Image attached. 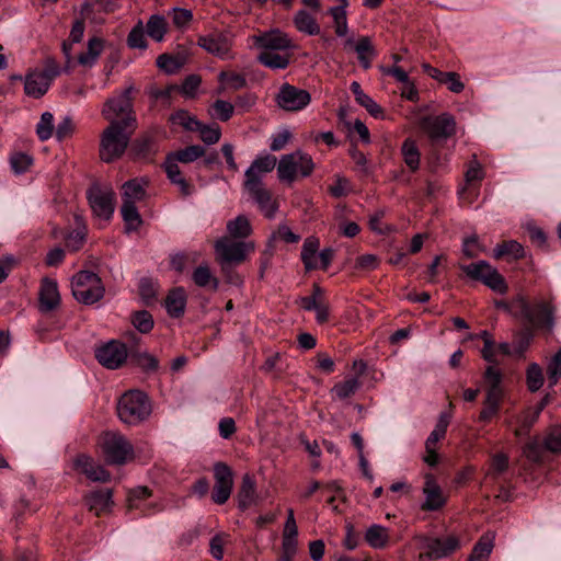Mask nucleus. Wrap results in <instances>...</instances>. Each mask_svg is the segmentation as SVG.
I'll return each mask as SVG.
<instances>
[{
	"label": "nucleus",
	"instance_id": "1",
	"mask_svg": "<svg viewBox=\"0 0 561 561\" xmlns=\"http://www.w3.org/2000/svg\"><path fill=\"white\" fill-rule=\"evenodd\" d=\"M133 90L130 85L104 103L102 115L110 124L100 139L99 152L103 162L111 163L123 157L137 129Z\"/></svg>",
	"mask_w": 561,
	"mask_h": 561
},
{
	"label": "nucleus",
	"instance_id": "2",
	"mask_svg": "<svg viewBox=\"0 0 561 561\" xmlns=\"http://www.w3.org/2000/svg\"><path fill=\"white\" fill-rule=\"evenodd\" d=\"M519 309V320L533 329H542L552 333L556 324V307L550 300L534 299L531 302L523 295L515 296Z\"/></svg>",
	"mask_w": 561,
	"mask_h": 561
},
{
	"label": "nucleus",
	"instance_id": "3",
	"mask_svg": "<svg viewBox=\"0 0 561 561\" xmlns=\"http://www.w3.org/2000/svg\"><path fill=\"white\" fill-rule=\"evenodd\" d=\"M149 397L140 390L125 392L117 403V415L127 425H138L151 414Z\"/></svg>",
	"mask_w": 561,
	"mask_h": 561
},
{
	"label": "nucleus",
	"instance_id": "4",
	"mask_svg": "<svg viewBox=\"0 0 561 561\" xmlns=\"http://www.w3.org/2000/svg\"><path fill=\"white\" fill-rule=\"evenodd\" d=\"M485 398L483 409L480 412L479 420L489 422L497 415L501 403L504 398V391L501 386L502 373L494 366H488L484 373Z\"/></svg>",
	"mask_w": 561,
	"mask_h": 561
},
{
	"label": "nucleus",
	"instance_id": "5",
	"mask_svg": "<svg viewBox=\"0 0 561 561\" xmlns=\"http://www.w3.org/2000/svg\"><path fill=\"white\" fill-rule=\"evenodd\" d=\"M75 299L84 305H92L104 296V287L98 274L90 271L78 272L71 280Z\"/></svg>",
	"mask_w": 561,
	"mask_h": 561
},
{
	"label": "nucleus",
	"instance_id": "6",
	"mask_svg": "<svg viewBox=\"0 0 561 561\" xmlns=\"http://www.w3.org/2000/svg\"><path fill=\"white\" fill-rule=\"evenodd\" d=\"M314 169L311 156L300 150L284 154L277 165L279 181L293 183L297 175L309 176Z\"/></svg>",
	"mask_w": 561,
	"mask_h": 561
},
{
	"label": "nucleus",
	"instance_id": "7",
	"mask_svg": "<svg viewBox=\"0 0 561 561\" xmlns=\"http://www.w3.org/2000/svg\"><path fill=\"white\" fill-rule=\"evenodd\" d=\"M460 268L469 278L481 282L495 293L503 295L508 290L505 278L486 261L461 265Z\"/></svg>",
	"mask_w": 561,
	"mask_h": 561
},
{
	"label": "nucleus",
	"instance_id": "8",
	"mask_svg": "<svg viewBox=\"0 0 561 561\" xmlns=\"http://www.w3.org/2000/svg\"><path fill=\"white\" fill-rule=\"evenodd\" d=\"M101 447L108 465H124L134 457L133 445L118 433H105L102 437Z\"/></svg>",
	"mask_w": 561,
	"mask_h": 561
},
{
	"label": "nucleus",
	"instance_id": "9",
	"mask_svg": "<svg viewBox=\"0 0 561 561\" xmlns=\"http://www.w3.org/2000/svg\"><path fill=\"white\" fill-rule=\"evenodd\" d=\"M417 539L420 541V547L425 550L423 553H420V560L443 559L450 556L460 547L459 538L455 535H449L445 538L421 536Z\"/></svg>",
	"mask_w": 561,
	"mask_h": 561
},
{
	"label": "nucleus",
	"instance_id": "10",
	"mask_svg": "<svg viewBox=\"0 0 561 561\" xmlns=\"http://www.w3.org/2000/svg\"><path fill=\"white\" fill-rule=\"evenodd\" d=\"M215 254L222 268L241 263L245 259V241L230 237L219 238L215 244Z\"/></svg>",
	"mask_w": 561,
	"mask_h": 561
},
{
	"label": "nucleus",
	"instance_id": "11",
	"mask_svg": "<svg viewBox=\"0 0 561 561\" xmlns=\"http://www.w3.org/2000/svg\"><path fill=\"white\" fill-rule=\"evenodd\" d=\"M87 198L96 217L105 221L111 219L115 203V193L111 187L94 184L87 191Z\"/></svg>",
	"mask_w": 561,
	"mask_h": 561
},
{
	"label": "nucleus",
	"instance_id": "12",
	"mask_svg": "<svg viewBox=\"0 0 561 561\" xmlns=\"http://www.w3.org/2000/svg\"><path fill=\"white\" fill-rule=\"evenodd\" d=\"M420 127L432 141H439L455 134L456 122L450 114L443 113L437 116H424L420 121Z\"/></svg>",
	"mask_w": 561,
	"mask_h": 561
},
{
	"label": "nucleus",
	"instance_id": "13",
	"mask_svg": "<svg viewBox=\"0 0 561 561\" xmlns=\"http://www.w3.org/2000/svg\"><path fill=\"white\" fill-rule=\"evenodd\" d=\"M129 357L126 345L119 341L112 340L95 350V358L107 369L119 368Z\"/></svg>",
	"mask_w": 561,
	"mask_h": 561
},
{
	"label": "nucleus",
	"instance_id": "14",
	"mask_svg": "<svg viewBox=\"0 0 561 561\" xmlns=\"http://www.w3.org/2000/svg\"><path fill=\"white\" fill-rule=\"evenodd\" d=\"M311 101L307 90L299 89L289 83L280 85L276 95L277 105L288 112H296L305 108Z\"/></svg>",
	"mask_w": 561,
	"mask_h": 561
},
{
	"label": "nucleus",
	"instance_id": "15",
	"mask_svg": "<svg viewBox=\"0 0 561 561\" xmlns=\"http://www.w3.org/2000/svg\"><path fill=\"white\" fill-rule=\"evenodd\" d=\"M215 486L211 500L219 505L225 504L230 497L233 486V473L230 467L224 462L214 465Z\"/></svg>",
	"mask_w": 561,
	"mask_h": 561
},
{
	"label": "nucleus",
	"instance_id": "16",
	"mask_svg": "<svg viewBox=\"0 0 561 561\" xmlns=\"http://www.w3.org/2000/svg\"><path fill=\"white\" fill-rule=\"evenodd\" d=\"M248 194L265 218L272 219L275 217L278 203L263 182H252L248 186Z\"/></svg>",
	"mask_w": 561,
	"mask_h": 561
},
{
	"label": "nucleus",
	"instance_id": "17",
	"mask_svg": "<svg viewBox=\"0 0 561 561\" xmlns=\"http://www.w3.org/2000/svg\"><path fill=\"white\" fill-rule=\"evenodd\" d=\"M252 41L261 51H284L294 47L288 35L278 28L255 34L252 36Z\"/></svg>",
	"mask_w": 561,
	"mask_h": 561
},
{
	"label": "nucleus",
	"instance_id": "18",
	"mask_svg": "<svg viewBox=\"0 0 561 561\" xmlns=\"http://www.w3.org/2000/svg\"><path fill=\"white\" fill-rule=\"evenodd\" d=\"M73 467L91 481L107 482L111 479V473L105 470L103 466L96 465L94 460L85 454H80L75 458Z\"/></svg>",
	"mask_w": 561,
	"mask_h": 561
},
{
	"label": "nucleus",
	"instance_id": "19",
	"mask_svg": "<svg viewBox=\"0 0 561 561\" xmlns=\"http://www.w3.org/2000/svg\"><path fill=\"white\" fill-rule=\"evenodd\" d=\"M423 494L425 496V501L421 505L422 511H426V512L438 511L446 503V497L444 496L440 486L437 484L434 476H432V474L425 476Z\"/></svg>",
	"mask_w": 561,
	"mask_h": 561
},
{
	"label": "nucleus",
	"instance_id": "20",
	"mask_svg": "<svg viewBox=\"0 0 561 561\" xmlns=\"http://www.w3.org/2000/svg\"><path fill=\"white\" fill-rule=\"evenodd\" d=\"M60 304V295L57 283L49 278H44L39 288V310L49 312L55 310Z\"/></svg>",
	"mask_w": 561,
	"mask_h": 561
},
{
	"label": "nucleus",
	"instance_id": "21",
	"mask_svg": "<svg viewBox=\"0 0 561 561\" xmlns=\"http://www.w3.org/2000/svg\"><path fill=\"white\" fill-rule=\"evenodd\" d=\"M277 159L272 154H264L256 158L248 168V186L252 182H262L261 176L270 173L276 167Z\"/></svg>",
	"mask_w": 561,
	"mask_h": 561
},
{
	"label": "nucleus",
	"instance_id": "22",
	"mask_svg": "<svg viewBox=\"0 0 561 561\" xmlns=\"http://www.w3.org/2000/svg\"><path fill=\"white\" fill-rule=\"evenodd\" d=\"M112 496L113 493L111 489L96 490L85 497L87 505L89 506L90 511L94 512L95 515L99 516L110 511L114 504Z\"/></svg>",
	"mask_w": 561,
	"mask_h": 561
},
{
	"label": "nucleus",
	"instance_id": "23",
	"mask_svg": "<svg viewBox=\"0 0 561 561\" xmlns=\"http://www.w3.org/2000/svg\"><path fill=\"white\" fill-rule=\"evenodd\" d=\"M49 87L48 80L38 71H32L25 76L24 92L31 98L41 99L46 94Z\"/></svg>",
	"mask_w": 561,
	"mask_h": 561
},
{
	"label": "nucleus",
	"instance_id": "24",
	"mask_svg": "<svg viewBox=\"0 0 561 561\" xmlns=\"http://www.w3.org/2000/svg\"><path fill=\"white\" fill-rule=\"evenodd\" d=\"M167 312L172 318H181L185 312L186 294L182 287L172 289L164 301Z\"/></svg>",
	"mask_w": 561,
	"mask_h": 561
},
{
	"label": "nucleus",
	"instance_id": "25",
	"mask_svg": "<svg viewBox=\"0 0 561 561\" xmlns=\"http://www.w3.org/2000/svg\"><path fill=\"white\" fill-rule=\"evenodd\" d=\"M198 45L208 53L224 58L229 51L228 41L220 34L201 36Z\"/></svg>",
	"mask_w": 561,
	"mask_h": 561
},
{
	"label": "nucleus",
	"instance_id": "26",
	"mask_svg": "<svg viewBox=\"0 0 561 561\" xmlns=\"http://www.w3.org/2000/svg\"><path fill=\"white\" fill-rule=\"evenodd\" d=\"M129 363L136 367H139L147 374L156 373L159 369V360L153 355L147 352H140L137 350H129Z\"/></svg>",
	"mask_w": 561,
	"mask_h": 561
},
{
	"label": "nucleus",
	"instance_id": "27",
	"mask_svg": "<svg viewBox=\"0 0 561 561\" xmlns=\"http://www.w3.org/2000/svg\"><path fill=\"white\" fill-rule=\"evenodd\" d=\"M351 91L353 92L356 102L366 108V111L374 116L375 118L382 117L383 111L382 108L369 96L367 95L360 84L357 81H353L351 83Z\"/></svg>",
	"mask_w": 561,
	"mask_h": 561
},
{
	"label": "nucleus",
	"instance_id": "28",
	"mask_svg": "<svg viewBox=\"0 0 561 561\" xmlns=\"http://www.w3.org/2000/svg\"><path fill=\"white\" fill-rule=\"evenodd\" d=\"M257 60L263 66L273 70H283L289 66L290 54H280L279 51H260Z\"/></svg>",
	"mask_w": 561,
	"mask_h": 561
},
{
	"label": "nucleus",
	"instance_id": "29",
	"mask_svg": "<svg viewBox=\"0 0 561 561\" xmlns=\"http://www.w3.org/2000/svg\"><path fill=\"white\" fill-rule=\"evenodd\" d=\"M295 27L307 35H318L320 33V25L316 19L306 10H299L294 16Z\"/></svg>",
	"mask_w": 561,
	"mask_h": 561
},
{
	"label": "nucleus",
	"instance_id": "30",
	"mask_svg": "<svg viewBox=\"0 0 561 561\" xmlns=\"http://www.w3.org/2000/svg\"><path fill=\"white\" fill-rule=\"evenodd\" d=\"M186 59L187 56L185 53H178L175 55L161 54L157 58V66L165 73L172 75L185 65Z\"/></svg>",
	"mask_w": 561,
	"mask_h": 561
},
{
	"label": "nucleus",
	"instance_id": "31",
	"mask_svg": "<svg viewBox=\"0 0 561 561\" xmlns=\"http://www.w3.org/2000/svg\"><path fill=\"white\" fill-rule=\"evenodd\" d=\"M121 214L125 222V231L127 233L137 231L142 225V218L136 207V204L123 203Z\"/></svg>",
	"mask_w": 561,
	"mask_h": 561
},
{
	"label": "nucleus",
	"instance_id": "32",
	"mask_svg": "<svg viewBox=\"0 0 561 561\" xmlns=\"http://www.w3.org/2000/svg\"><path fill=\"white\" fill-rule=\"evenodd\" d=\"M493 252L495 259L506 256L511 260H519L525 255L524 247L515 240L504 241L496 244Z\"/></svg>",
	"mask_w": 561,
	"mask_h": 561
},
{
	"label": "nucleus",
	"instance_id": "33",
	"mask_svg": "<svg viewBox=\"0 0 561 561\" xmlns=\"http://www.w3.org/2000/svg\"><path fill=\"white\" fill-rule=\"evenodd\" d=\"M401 153L407 167L415 172L420 168L421 153L415 140L407 138L401 146Z\"/></svg>",
	"mask_w": 561,
	"mask_h": 561
},
{
	"label": "nucleus",
	"instance_id": "34",
	"mask_svg": "<svg viewBox=\"0 0 561 561\" xmlns=\"http://www.w3.org/2000/svg\"><path fill=\"white\" fill-rule=\"evenodd\" d=\"M104 47V41L100 37H92L88 42V49L78 56V62L91 67L95 64Z\"/></svg>",
	"mask_w": 561,
	"mask_h": 561
},
{
	"label": "nucleus",
	"instance_id": "35",
	"mask_svg": "<svg viewBox=\"0 0 561 561\" xmlns=\"http://www.w3.org/2000/svg\"><path fill=\"white\" fill-rule=\"evenodd\" d=\"M123 203L136 204L146 197L144 184L138 179H133L123 184Z\"/></svg>",
	"mask_w": 561,
	"mask_h": 561
},
{
	"label": "nucleus",
	"instance_id": "36",
	"mask_svg": "<svg viewBox=\"0 0 561 561\" xmlns=\"http://www.w3.org/2000/svg\"><path fill=\"white\" fill-rule=\"evenodd\" d=\"M145 30L150 38L161 42L168 31V22L164 16L153 14L148 19Z\"/></svg>",
	"mask_w": 561,
	"mask_h": 561
},
{
	"label": "nucleus",
	"instance_id": "37",
	"mask_svg": "<svg viewBox=\"0 0 561 561\" xmlns=\"http://www.w3.org/2000/svg\"><path fill=\"white\" fill-rule=\"evenodd\" d=\"M365 539L374 549H382L389 541L388 529L381 525H371L365 534Z\"/></svg>",
	"mask_w": 561,
	"mask_h": 561
},
{
	"label": "nucleus",
	"instance_id": "38",
	"mask_svg": "<svg viewBox=\"0 0 561 561\" xmlns=\"http://www.w3.org/2000/svg\"><path fill=\"white\" fill-rule=\"evenodd\" d=\"M354 48L357 54L359 64L363 66V68L368 69L371 65V58H374L376 55L370 38L367 36L360 37L355 44Z\"/></svg>",
	"mask_w": 561,
	"mask_h": 561
},
{
	"label": "nucleus",
	"instance_id": "39",
	"mask_svg": "<svg viewBox=\"0 0 561 561\" xmlns=\"http://www.w3.org/2000/svg\"><path fill=\"white\" fill-rule=\"evenodd\" d=\"M169 121L172 125H179L187 131H195L201 128V122L196 116L191 115L185 110H178L170 115Z\"/></svg>",
	"mask_w": 561,
	"mask_h": 561
},
{
	"label": "nucleus",
	"instance_id": "40",
	"mask_svg": "<svg viewBox=\"0 0 561 561\" xmlns=\"http://www.w3.org/2000/svg\"><path fill=\"white\" fill-rule=\"evenodd\" d=\"M173 160L181 163H191L205 156V148L199 145L187 146L184 149L168 153Z\"/></svg>",
	"mask_w": 561,
	"mask_h": 561
},
{
	"label": "nucleus",
	"instance_id": "41",
	"mask_svg": "<svg viewBox=\"0 0 561 561\" xmlns=\"http://www.w3.org/2000/svg\"><path fill=\"white\" fill-rule=\"evenodd\" d=\"M341 1H342V4L330 8L329 13L333 19L336 35L345 36L348 31L346 10H345L347 7V0H341Z\"/></svg>",
	"mask_w": 561,
	"mask_h": 561
},
{
	"label": "nucleus",
	"instance_id": "42",
	"mask_svg": "<svg viewBox=\"0 0 561 561\" xmlns=\"http://www.w3.org/2000/svg\"><path fill=\"white\" fill-rule=\"evenodd\" d=\"M493 549V538L482 536L474 545L468 561H488Z\"/></svg>",
	"mask_w": 561,
	"mask_h": 561
},
{
	"label": "nucleus",
	"instance_id": "43",
	"mask_svg": "<svg viewBox=\"0 0 561 561\" xmlns=\"http://www.w3.org/2000/svg\"><path fill=\"white\" fill-rule=\"evenodd\" d=\"M360 383L356 377L346 379L342 382L336 383L331 392L332 394L337 398L339 400H344L353 394L358 390Z\"/></svg>",
	"mask_w": 561,
	"mask_h": 561
},
{
	"label": "nucleus",
	"instance_id": "44",
	"mask_svg": "<svg viewBox=\"0 0 561 561\" xmlns=\"http://www.w3.org/2000/svg\"><path fill=\"white\" fill-rule=\"evenodd\" d=\"M449 422L450 416L447 413H440L438 421L435 425V428L431 432L430 436L425 442V445L436 446V443L445 437Z\"/></svg>",
	"mask_w": 561,
	"mask_h": 561
},
{
	"label": "nucleus",
	"instance_id": "45",
	"mask_svg": "<svg viewBox=\"0 0 561 561\" xmlns=\"http://www.w3.org/2000/svg\"><path fill=\"white\" fill-rule=\"evenodd\" d=\"M145 33L147 32L142 22L138 21L127 36V45L130 48L146 49L148 44L145 37Z\"/></svg>",
	"mask_w": 561,
	"mask_h": 561
},
{
	"label": "nucleus",
	"instance_id": "46",
	"mask_svg": "<svg viewBox=\"0 0 561 561\" xmlns=\"http://www.w3.org/2000/svg\"><path fill=\"white\" fill-rule=\"evenodd\" d=\"M54 133V115L50 112H44L36 125V135L39 140H48Z\"/></svg>",
	"mask_w": 561,
	"mask_h": 561
},
{
	"label": "nucleus",
	"instance_id": "47",
	"mask_svg": "<svg viewBox=\"0 0 561 561\" xmlns=\"http://www.w3.org/2000/svg\"><path fill=\"white\" fill-rule=\"evenodd\" d=\"M534 339V329L526 327L515 335V354L522 357Z\"/></svg>",
	"mask_w": 561,
	"mask_h": 561
},
{
	"label": "nucleus",
	"instance_id": "48",
	"mask_svg": "<svg viewBox=\"0 0 561 561\" xmlns=\"http://www.w3.org/2000/svg\"><path fill=\"white\" fill-rule=\"evenodd\" d=\"M287 513H288V515H287V519L285 522V526H284V530H283L282 543L298 545V541H297L298 528L296 525L294 511L291 508H289L287 511Z\"/></svg>",
	"mask_w": 561,
	"mask_h": 561
},
{
	"label": "nucleus",
	"instance_id": "49",
	"mask_svg": "<svg viewBox=\"0 0 561 561\" xmlns=\"http://www.w3.org/2000/svg\"><path fill=\"white\" fill-rule=\"evenodd\" d=\"M131 322L140 333H148L153 328V319L149 311L140 310L133 314Z\"/></svg>",
	"mask_w": 561,
	"mask_h": 561
},
{
	"label": "nucleus",
	"instance_id": "50",
	"mask_svg": "<svg viewBox=\"0 0 561 561\" xmlns=\"http://www.w3.org/2000/svg\"><path fill=\"white\" fill-rule=\"evenodd\" d=\"M226 237L233 240H244L245 238V215H239L236 219L228 221Z\"/></svg>",
	"mask_w": 561,
	"mask_h": 561
},
{
	"label": "nucleus",
	"instance_id": "51",
	"mask_svg": "<svg viewBox=\"0 0 561 561\" xmlns=\"http://www.w3.org/2000/svg\"><path fill=\"white\" fill-rule=\"evenodd\" d=\"M527 386L531 392L538 391L543 383L542 369L536 363L530 364L527 369Z\"/></svg>",
	"mask_w": 561,
	"mask_h": 561
},
{
	"label": "nucleus",
	"instance_id": "52",
	"mask_svg": "<svg viewBox=\"0 0 561 561\" xmlns=\"http://www.w3.org/2000/svg\"><path fill=\"white\" fill-rule=\"evenodd\" d=\"M232 113V104L224 100H217L209 108L210 116L222 122L228 121L231 117Z\"/></svg>",
	"mask_w": 561,
	"mask_h": 561
},
{
	"label": "nucleus",
	"instance_id": "53",
	"mask_svg": "<svg viewBox=\"0 0 561 561\" xmlns=\"http://www.w3.org/2000/svg\"><path fill=\"white\" fill-rule=\"evenodd\" d=\"M196 131L199 133L201 139L207 145H214L218 142L221 136L220 127L216 123L211 125H205L201 122V128Z\"/></svg>",
	"mask_w": 561,
	"mask_h": 561
},
{
	"label": "nucleus",
	"instance_id": "54",
	"mask_svg": "<svg viewBox=\"0 0 561 561\" xmlns=\"http://www.w3.org/2000/svg\"><path fill=\"white\" fill-rule=\"evenodd\" d=\"M543 447L554 454L561 453V426H553L549 430L543 440Z\"/></svg>",
	"mask_w": 561,
	"mask_h": 561
},
{
	"label": "nucleus",
	"instance_id": "55",
	"mask_svg": "<svg viewBox=\"0 0 561 561\" xmlns=\"http://www.w3.org/2000/svg\"><path fill=\"white\" fill-rule=\"evenodd\" d=\"M33 158L23 152H16L11 156L10 164L15 174H22L32 165Z\"/></svg>",
	"mask_w": 561,
	"mask_h": 561
},
{
	"label": "nucleus",
	"instance_id": "56",
	"mask_svg": "<svg viewBox=\"0 0 561 561\" xmlns=\"http://www.w3.org/2000/svg\"><path fill=\"white\" fill-rule=\"evenodd\" d=\"M154 140L150 136H142L133 142V151L137 157H148L153 152Z\"/></svg>",
	"mask_w": 561,
	"mask_h": 561
},
{
	"label": "nucleus",
	"instance_id": "57",
	"mask_svg": "<svg viewBox=\"0 0 561 561\" xmlns=\"http://www.w3.org/2000/svg\"><path fill=\"white\" fill-rule=\"evenodd\" d=\"M151 491L147 486H137L128 493V510H136L140 507V502L148 499Z\"/></svg>",
	"mask_w": 561,
	"mask_h": 561
},
{
	"label": "nucleus",
	"instance_id": "58",
	"mask_svg": "<svg viewBox=\"0 0 561 561\" xmlns=\"http://www.w3.org/2000/svg\"><path fill=\"white\" fill-rule=\"evenodd\" d=\"M139 295L146 305H151L157 297L156 284L150 278H141L139 282Z\"/></svg>",
	"mask_w": 561,
	"mask_h": 561
},
{
	"label": "nucleus",
	"instance_id": "59",
	"mask_svg": "<svg viewBox=\"0 0 561 561\" xmlns=\"http://www.w3.org/2000/svg\"><path fill=\"white\" fill-rule=\"evenodd\" d=\"M508 468V457L505 454H496L492 457L491 468L488 476L497 478L501 473L505 472Z\"/></svg>",
	"mask_w": 561,
	"mask_h": 561
},
{
	"label": "nucleus",
	"instance_id": "60",
	"mask_svg": "<svg viewBox=\"0 0 561 561\" xmlns=\"http://www.w3.org/2000/svg\"><path fill=\"white\" fill-rule=\"evenodd\" d=\"M219 81L227 88L239 89L245 84V78L240 73L221 71Z\"/></svg>",
	"mask_w": 561,
	"mask_h": 561
},
{
	"label": "nucleus",
	"instance_id": "61",
	"mask_svg": "<svg viewBox=\"0 0 561 561\" xmlns=\"http://www.w3.org/2000/svg\"><path fill=\"white\" fill-rule=\"evenodd\" d=\"M322 289L319 285L314 284L312 287V295L307 297H301L299 300L300 307L307 311H312L316 309L319 301L322 297Z\"/></svg>",
	"mask_w": 561,
	"mask_h": 561
},
{
	"label": "nucleus",
	"instance_id": "62",
	"mask_svg": "<svg viewBox=\"0 0 561 561\" xmlns=\"http://www.w3.org/2000/svg\"><path fill=\"white\" fill-rule=\"evenodd\" d=\"M543 449L545 447L535 439L524 447V455L533 462H540L542 460Z\"/></svg>",
	"mask_w": 561,
	"mask_h": 561
},
{
	"label": "nucleus",
	"instance_id": "63",
	"mask_svg": "<svg viewBox=\"0 0 561 561\" xmlns=\"http://www.w3.org/2000/svg\"><path fill=\"white\" fill-rule=\"evenodd\" d=\"M291 138V133L288 129H283L277 134L272 135L270 149L272 151H280L286 147Z\"/></svg>",
	"mask_w": 561,
	"mask_h": 561
},
{
	"label": "nucleus",
	"instance_id": "64",
	"mask_svg": "<svg viewBox=\"0 0 561 561\" xmlns=\"http://www.w3.org/2000/svg\"><path fill=\"white\" fill-rule=\"evenodd\" d=\"M84 240L85 233L82 230H73L66 237V247L70 251L76 252L82 248Z\"/></svg>",
	"mask_w": 561,
	"mask_h": 561
}]
</instances>
